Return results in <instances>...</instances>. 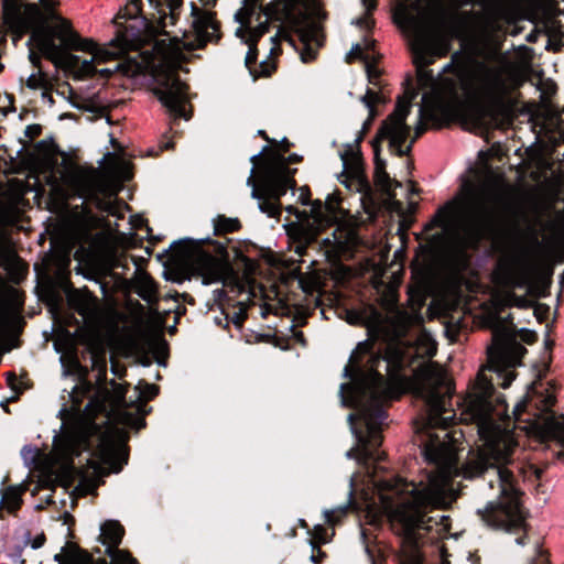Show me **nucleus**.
<instances>
[{"label": "nucleus", "mask_w": 564, "mask_h": 564, "mask_svg": "<svg viewBox=\"0 0 564 564\" xmlns=\"http://www.w3.org/2000/svg\"><path fill=\"white\" fill-rule=\"evenodd\" d=\"M326 554L317 546L314 551L312 550L311 561L314 564H321Z\"/></svg>", "instance_id": "a18cd8bd"}, {"label": "nucleus", "mask_w": 564, "mask_h": 564, "mask_svg": "<svg viewBox=\"0 0 564 564\" xmlns=\"http://www.w3.org/2000/svg\"><path fill=\"white\" fill-rule=\"evenodd\" d=\"M9 380L15 379V376L13 373H10L8 377Z\"/></svg>", "instance_id": "e2e57ef3"}, {"label": "nucleus", "mask_w": 564, "mask_h": 564, "mask_svg": "<svg viewBox=\"0 0 564 564\" xmlns=\"http://www.w3.org/2000/svg\"><path fill=\"white\" fill-rule=\"evenodd\" d=\"M534 0H491L497 14H524Z\"/></svg>", "instance_id": "393cba45"}, {"label": "nucleus", "mask_w": 564, "mask_h": 564, "mask_svg": "<svg viewBox=\"0 0 564 564\" xmlns=\"http://www.w3.org/2000/svg\"><path fill=\"white\" fill-rule=\"evenodd\" d=\"M61 180L74 195L94 203L99 210L117 215L118 205L113 198L120 191V184L113 175L69 164L61 173Z\"/></svg>", "instance_id": "1a4fd4ad"}, {"label": "nucleus", "mask_w": 564, "mask_h": 564, "mask_svg": "<svg viewBox=\"0 0 564 564\" xmlns=\"http://www.w3.org/2000/svg\"><path fill=\"white\" fill-rule=\"evenodd\" d=\"M299 284L305 293H313L321 286V279L316 273H302L299 276Z\"/></svg>", "instance_id": "72a5a7b5"}, {"label": "nucleus", "mask_w": 564, "mask_h": 564, "mask_svg": "<svg viewBox=\"0 0 564 564\" xmlns=\"http://www.w3.org/2000/svg\"><path fill=\"white\" fill-rule=\"evenodd\" d=\"M291 239L290 249H292L297 256H303L307 247L315 241L317 232L310 227L303 225H293L288 230Z\"/></svg>", "instance_id": "6ab92c4d"}, {"label": "nucleus", "mask_w": 564, "mask_h": 564, "mask_svg": "<svg viewBox=\"0 0 564 564\" xmlns=\"http://www.w3.org/2000/svg\"><path fill=\"white\" fill-rule=\"evenodd\" d=\"M217 0H200V2L203 3V6L205 7H210V6H214L216 3Z\"/></svg>", "instance_id": "5fc2aeb1"}, {"label": "nucleus", "mask_w": 564, "mask_h": 564, "mask_svg": "<svg viewBox=\"0 0 564 564\" xmlns=\"http://www.w3.org/2000/svg\"><path fill=\"white\" fill-rule=\"evenodd\" d=\"M412 329H419L414 343H403V336H390L384 356L370 358L369 371L360 379L364 393L371 402L359 413L366 432L352 426L357 443L347 452V457L359 464L383 459V453L375 451L381 444V426L387 417L381 404L398 398L403 391L425 401L427 415L416 420L414 427L426 459L437 465L436 470L420 484L398 477L375 481L381 508L394 532L401 536L400 564H422L416 529L423 525L429 509L440 508L445 502L457 460L454 434L446 431L452 417L442 416L452 395V382L446 370L429 361L420 365L411 377L401 375L414 358L432 357L436 352V343L422 329V324Z\"/></svg>", "instance_id": "f03ea898"}, {"label": "nucleus", "mask_w": 564, "mask_h": 564, "mask_svg": "<svg viewBox=\"0 0 564 564\" xmlns=\"http://www.w3.org/2000/svg\"><path fill=\"white\" fill-rule=\"evenodd\" d=\"M301 160L296 154L284 158L281 154L272 153L264 158L261 165V189L270 197L279 198L283 196L288 188L295 186L293 173L296 170H290L289 163H296Z\"/></svg>", "instance_id": "f8f14e48"}, {"label": "nucleus", "mask_w": 564, "mask_h": 564, "mask_svg": "<svg viewBox=\"0 0 564 564\" xmlns=\"http://www.w3.org/2000/svg\"><path fill=\"white\" fill-rule=\"evenodd\" d=\"M147 388H148V395L147 397L150 399V398H152L155 394L156 388L153 384H150Z\"/></svg>", "instance_id": "603ef678"}, {"label": "nucleus", "mask_w": 564, "mask_h": 564, "mask_svg": "<svg viewBox=\"0 0 564 564\" xmlns=\"http://www.w3.org/2000/svg\"><path fill=\"white\" fill-rule=\"evenodd\" d=\"M446 83H441L432 93L423 94L419 121L414 127V137L411 143L419 139L430 126L440 128L444 122L459 113L462 108H459L458 93L453 85ZM413 98L414 94L412 93H405L398 98L394 111L382 122L373 140L375 182L380 191L388 196L389 207L397 213L403 210V203L398 199L397 193V189L402 188L403 185L395 180H391L386 172V163L379 158V143L388 140L391 153L398 156L409 153L412 144L403 149V143L410 134V127L405 123V120L411 111Z\"/></svg>", "instance_id": "20e7f679"}, {"label": "nucleus", "mask_w": 564, "mask_h": 564, "mask_svg": "<svg viewBox=\"0 0 564 564\" xmlns=\"http://www.w3.org/2000/svg\"><path fill=\"white\" fill-rule=\"evenodd\" d=\"M366 7V14L356 21V24L360 28L370 30L373 26V19L371 18L370 11L377 6V0H362Z\"/></svg>", "instance_id": "f704fd0d"}, {"label": "nucleus", "mask_w": 564, "mask_h": 564, "mask_svg": "<svg viewBox=\"0 0 564 564\" xmlns=\"http://www.w3.org/2000/svg\"><path fill=\"white\" fill-rule=\"evenodd\" d=\"M52 21H55V23L52 25L46 24L45 29L35 31L30 39L33 45L46 58L58 63L66 58L69 51L89 48L90 44L74 31L70 21L59 17L57 13Z\"/></svg>", "instance_id": "9b49d317"}, {"label": "nucleus", "mask_w": 564, "mask_h": 564, "mask_svg": "<svg viewBox=\"0 0 564 564\" xmlns=\"http://www.w3.org/2000/svg\"><path fill=\"white\" fill-rule=\"evenodd\" d=\"M475 76L484 95L492 99L502 98L522 84L520 72L509 63L497 66L480 64Z\"/></svg>", "instance_id": "ddd939ff"}, {"label": "nucleus", "mask_w": 564, "mask_h": 564, "mask_svg": "<svg viewBox=\"0 0 564 564\" xmlns=\"http://www.w3.org/2000/svg\"><path fill=\"white\" fill-rule=\"evenodd\" d=\"M406 191H408V194H413V193H414V187H413V184H412V183H409V184H408V188H406Z\"/></svg>", "instance_id": "bf43d9fd"}, {"label": "nucleus", "mask_w": 564, "mask_h": 564, "mask_svg": "<svg viewBox=\"0 0 564 564\" xmlns=\"http://www.w3.org/2000/svg\"><path fill=\"white\" fill-rule=\"evenodd\" d=\"M333 535H334V531L330 534H328L327 529H325L322 524L315 525L311 532V539H310V543H311L313 551L317 546L328 543Z\"/></svg>", "instance_id": "473e14b6"}, {"label": "nucleus", "mask_w": 564, "mask_h": 564, "mask_svg": "<svg viewBox=\"0 0 564 564\" xmlns=\"http://www.w3.org/2000/svg\"><path fill=\"white\" fill-rule=\"evenodd\" d=\"M475 123H476L477 126H479V127H480V126H484V124H485V120H484L482 116H478V117L476 118V120H475Z\"/></svg>", "instance_id": "6e6d98bb"}, {"label": "nucleus", "mask_w": 564, "mask_h": 564, "mask_svg": "<svg viewBox=\"0 0 564 564\" xmlns=\"http://www.w3.org/2000/svg\"><path fill=\"white\" fill-rule=\"evenodd\" d=\"M23 295L14 288L6 291L0 308V329L4 326L7 314H17L23 306Z\"/></svg>", "instance_id": "5701e85b"}, {"label": "nucleus", "mask_w": 564, "mask_h": 564, "mask_svg": "<svg viewBox=\"0 0 564 564\" xmlns=\"http://www.w3.org/2000/svg\"><path fill=\"white\" fill-rule=\"evenodd\" d=\"M66 59L68 61L69 65L77 67L78 74L83 77H93L97 73L95 67L96 62L93 57L90 59H84L80 62L78 56L66 55L64 61Z\"/></svg>", "instance_id": "c85d7f7f"}, {"label": "nucleus", "mask_w": 564, "mask_h": 564, "mask_svg": "<svg viewBox=\"0 0 564 564\" xmlns=\"http://www.w3.org/2000/svg\"><path fill=\"white\" fill-rule=\"evenodd\" d=\"M252 196L258 199H263V202L260 204V208L262 212L267 213L269 216H275L279 214V208L276 202L279 198H273L263 193L261 189V178L259 180V186L253 188Z\"/></svg>", "instance_id": "cd10ccee"}, {"label": "nucleus", "mask_w": 564, "mask_h": 564, "mask_svg": "<svg viewBox=\"0 0 564 564\" xmlns=\"http://www.w3.org/2000/svg\"><path fill=\"white\" fill-rule=\"evenodd\" d=\"M350 275H351L350 269L345 265H338L337 268H335V270L333 272V278L340 282L348 280L350 278Z\"/></svg>", "instance_id": "a19ab883"}, {"label": "nucleus", "mask_w": 564, "mask_h": 564, "mask_svg": "<svg viewBox=\"0 0 564 564\" xmlns=\"http://www.w3.org/2000/svg\"><path fill=\"white\" fill-rule=\"evenodd\" d=\"M517 543L523 545L524 544L523 538H518Z\"/></svg>", "instance_id": "680f3d73"}, {"label": "nucleus", "mask_w": 564, "mask_h": 564, "mask_svg": "<svg viewBox=\"0 0 564 564\" xmlns=\"http://www.w3.org/2000/svg\"><path fill=\"white\" fill-rule=\"evenodd\" d=\"M411 29V51L416 68L417 85L420 88L431 87L432 93L441 83L447 82L455 87L459 96V108L464 98L473 88V61L462 52H455L451 62L443 68V73L434 79L433 72L427 68L437 58L445 57L451 51V37L445 34L433 20L429 11H422L415 17L406 18Z\"/></svg>", "instance_id": "423d86ee"}, {"label": "nucleus", "mask_w": 564, "mask_h": 564, "mask_svg": "<svg viewBox=\"0 0 564 564\" xmlns=\"http://www.w3.org/2000/svg\"><path fill=\"white\" fill-rule=\"evenodd\" d=\"M111 564H137V560L127 551L119 549V545L106 549ZM59 564H108L105 558H93L85 550L75 544L68 543L54 556Z\"/></svg>", "instance_id": "4468645a"}, {"label": "nucleus", "mask_w": 564, "mask_h": 564, "mask_svg": "<svg viewBox=\"0 0 564 564\" xmlns=\"http://www.w3.org/2000/svg\"><path fill=\"white\" fill-rule=\"evenodd\" d=\"M149 4L156 10L158 15L153 14V19H158L159 26H167V18L171 24H174L176 11L182 6V0H148Z\"/></svg>", "instance_id": "412c9836"}, {"label": "nucleus", "mask_w": 564, "mask_h": 564, "mask_svg": "<svg viewBox=\"0 0 564 564\" xmlns=\"http://www.w3.org/2000/svg\"><path fill=\"white\" fill-rule=\"evenodd\" d=\"M48 184L52 186V191L58 195L62 199H68L69 197V194L67 193V191H65L59 182L57 181V178L55 176H51L50 180H48Z\"/></svg>", "instance_id": "58836bf2"}, {"label": "nucleus", "mask_w": 564, "mask_h": 564, "mask_svg": "<svg viewBox=\"0 0 564 564\" xmlns=\"http://www.w3.org/2000/svg\"><path fill=\"white\" fill-rule=\"evenodd\" d=\"M105 377H106V362L104 361L101 365L100 378L104 379Z\"/></svg>", "instance_id": "4d7b16f0"}, {"label": "nucleus", "mask_w": 564, "mask_h": 564, "mask_svg": "<svg viewBox=\"0 0 564 564\" xmlns=\"http://www.w3.org/2000/svg\"><path fill=\"white\" fill-rule=\"evenodd\" d=\"M23 490L20 487H9L7 488L1 498V505L4 509L10 512H14L20 508L21 505V496Z\"/></svg>", "instance_id": "bb28decb"}, {"label": "nucleus", "mask_w": 564, "mask_h": 564, "mask_svg": "<svg viewBox=\"0 0 564 564\" xmlns=\"http://www.w3.org/2000/svg\"><path fill=\"white\" fill-rule=\"evenodd\" d=\"M546 312V308L542 305H538L534 310V314L538 318H541V316Z\"/></svg>", "instance_id": "de8ad7c7"}, {"label": "nucleus", "mask_w": 564, "mask_h": 564, "mask_svg": "<svg viewBox=\"0 0 564 564\" xmlns=\"http://www.w3.org/2000/svg\"><path fill=\"white\" fill-rule=\"evenodd\" d=\"M123 535L124 528L116 520H108L100 528V541L106 549L119 545Z\"/></svg>", "instance_id": "b1692460"}, {"label": "nucleus", "mask_w": 564, "mask_h": 564, "mask_svg": "<svg viewBox=\"0 0 564 564\" xmlns=\"http://www.w3.org/2000/svg\"><path fill=\"white\" fill-rule=\"evenodd\" d=\"M261 0H245L243 2V6L241 8H254V11H252V22L254 20H259L260 17H261V4H260Z\"/></svg>", "instance_id": "ea45409f"}, {"label": "nucleus", "mask_w": 564, "mask_h": 564, "mask_svg": "<svg viewBox=\"0 0 564 564\" xmlns=\"http://www.w3.org/2000/svg\"><path fill=\"white\" fill-rule=\"evenodd\" d=\"M487 153L480 152L477 167L479 184L465 183L459 192L440 207L425 229L441 227L465 249H478L484 240L490 241L499 253L492 273L496 289L491 293L492 311L487 324L492 329V344L488 347V367L481 368L462 404L460 419L476 423L484 441L476 457H511L517 443L511 431V419L503 399L492 403L494 387L486 370H494L507 389L516 379L513 368L525 348L516 340L514 329L508 318L499 316L508 306L524 305L512 292L528 288L541 295V288L550 282L540 274L539 257L543 232L558 235L564 225V214L553 210L550 204H534L528 208L507 204V185L502 173L484 162Z\"/></svg>", "instance_id": "f257e3e1"}, {"label": "nucleus", "mask_w": 564, "mask_h": 564, "mask_svg": "<svg viewBox=\"0 0 564 564\" xmlns=\"http://www.w3.org/2000/svg\"><path fill=\"white\" fill-rule=\"evenodd\" d=\"M102 77H109L112 74V70L109 68H102L97 70Z\"/></svg>", "instance_id": "3c124183"}, {"label": "nucleus", "mask_w": 564, "mask_h": 564, "mask_svg": "<svg viewBox=\"0 0 564 564\" xmlns=\"http://www.w3.org/2000/svg\"><path fill=\"white\" fill-rule=\"evenodd\" d=\"M30 59H31V62H32L34 65H36V64H37V62L40 61V57H39L34 52H31V54H30Z\"/></svg>", "instance_id": "864d4df0"}, {"label": "nucleus", "mask_w": 564, "mask_h": 564, "mask_svg": "<svg viewBox=\"0 0 564 564\" xmlns=\"http://www.w3.org/2000/svg\"><path fill=\"white\" fill-rule=\"evenodd\" d=\"M188 263L194 274L203 279L204 284L223 282L230 274V265L203 250H195L188 256Z\"/></svg>", "instance_id": "2eb2a0df"}, {"label": "nucleus", "mask_w": 564, "mask_h": 564, "mask_svg": "<svg viewBox=\"0 0 564 564\" xmlns=\"http://www.w3.org/2000/svg\"><path fill=\"white\" fill-rule=\"evenodd\" d=\"M215 234L224 235L228 232H235L240 228V221L238 218H228L225 216H218L214 220Z\"/></svg>", "instance_id": "2f4dec72"}, {"label": "nucleus", "mask_w": 564, "mask_h": 564, "mask_svg": "<svg viewBox=\"0 0 564 564\" xmlns=\"http://www.w3.org/2000/svg\"><path fill=\"white\" fill-rule=\"evenodd\" d=\"M535 37H536V36H535L534 34H529V35H528V37H527V40H528L529 42H534V41H535Z\"/></svg>", "instance_id": "052dcab7"}, {"label": "nucleus", "mask_w": 564, "mask_h": 564, "mask_svg": "<svg viewBox=\"0 0 564 564\" xmlns=\"http://www.w3.org/2000/svg\"><path fill=\"white\" fill-rule=\"evenodd\" d=\"M355 242V236L351 231L341 230L338 231V228L334 232V243H333V252L338 256V249L345 251L350 248V246Z\"/></svg>", "instance_id": "c756f323"}, {"label": "nucleus", "mask_w": 564, "mask_h": 564, "mask_svg": "<svg viewBox=\"0 0 564 564\" xmlns=\"http://www.w3.org/2000/svg\"><path fill=\"white\" fill-rule=\"evenodd\" d=\"M111 383L113 393L111 394L107 389L98 391L73 425V434L78 443L77 451L80 447L86 448L91 436L99 435L97 453L104 462L116 458L124 438L123 430L109 423L107 403L110 402L113 408L122 406L127 390L115 381Z\"/></svg>", "instance_id": "0eeeda50"}, {"label": "nucleus", "mask_w": 564, "mask_h": 564, "mask_svg": "<svg viewBox=\"0 0 564 564\" xmlns=\"http://www.w3.org/2000/svg\"><path fill=\"white\" fill-rule=\"evenodd\" d=\"M120 173L123 178H129V175L127 174V165L124 163L119 164Z\"/></svg>", "instance_id": "09e8293b"}, {"label": "nucleus", "mask_w": 564, "mask_h": 564, "mask_svg": "<svg viewBox=\"0 0 564 564\" xmlns=\"http://www.w3.org/2000/svg\"><path fill=\"white\" fill-rule=\"evenodd\" d=\"M375 56H365L366 70L371 83H375L380 75L379 69L375 65Z\"/></svg>", "instance_id": "4c0bfd02"}, {"label": "nucleus", "mask_w": 564, "mask_h": 564, "mask_svg": "<svg viewBox=\"0 0 564 564\" xmlns=\"http://www.w3.org/2000/svg\"><path fill=\"white\" fill-rule=\"evenodd\" d=\"M129 283L134 293H137L148 304L153 305L159 302L158 285L145 271L137 269Z\"/></svg>", "instance_id": "a211bd4d"}, {"label": "nucleus", "mask_w": 564, "mask_h": 564, "mask_svg": "<svg viewBox=\"0 0 564 564\" xmlns=\"http://www.w3.org/2000/svg\"><path fill=\"white\" fill-rule=\"evenodd\" d=\"M40 2L42 9L35 3L24 6L17 21L20 32L31 31L32 35L35 31L45 29L46 24L56 17L55 0H40Z\"/></svg>", "instance_id": "dca6fc26"}, {"label": "nucleus", "mask_w": 564, "mask_h": 564, "mask_svg": "<svg viewBox=\"0 0 564 564\" xmlns=\"http://www.w3.org/2000/svg\"><path fill=\"white\" fill-rule=\"evenodd\" d=\"M325 520L327 523L334 525L341 521V519L346 516V508H338L333 510H326L324 512Z\"/></svg>", "instance_id": "c9c22d12"}, {"label": "nucleus", "mask_w": 564, "mask_h": 564, "mask_svg": "<svg viewBox=\"0 0 564 564\" xmlns=\"http://www.w3.org/2000/svg\"><path fill=\"white\" fill-rule=\"evenodd\" d=\"M555 392L551 382H532L523 400L513 409V427L542 441L554 438L564 447V416L553 414Z\"/></svg>", "instance_id": "6e6552de"}, {"label": "nucleus", "mask_w": 564, "mask_h": 564, "mask_svg": "<svg viewBox=\"0 0 564 564\" xmlns=\"http://www.w3.org/2000/svg\"><path fill=\"white\" fill-rule=\"evenodd\" d=\"M45 541H46L45 534L40 533L30 541V545L32 549L36 550V549H40L41 546H43Z\"/></svg>", "instance_id": "c03bdc74"}, {"label": "nucleus", "mask_w": 564, "mask_h": 564, "mask_svg": "<svg viewBox=\"0 0 564 564\" xmlns=\"http://www.w3.org/2000/svg\"><path fill=\"white\" fill-rule=\"evenodd\" d=\"M26 85L32 89L43 88L46 85V76L41 72L37 74H32L29 76Z\"/></svg>", "instance_id": "e433bc0d"}, {"label": "nucleus", "mask_w": 564, "mask_h": 564, "mask_svg": "<svg viewBox=\"0 0 564 564\" xmlns=\"http://www.w3.org/2000/svg\"><path fill=\"white\" fill-rule=\"evenodd\" d=\"M193 33H184L182 39L172 37L155 43L151 62L154 80L153 93L161 104L175 117L188 119L185 105L188 101L187 85L177 72L185 61V51L202 48L207 42L218 39L219 24L215 13L193 7Z\"/></svg>", "instance_id": "39448f33"}, {"label": "nucleus", "mask_w": 564, "mask_h": 564, "mask_svg": "<svg viewBox=\"0 0 564 564\" xmlns=\"http://www.w3.org/2000/svg\"><path fill=\"white\" fill-rule=\"evenodd\" d=\"M69 305L82 316H91L97 308L96 299L87 290H73L67 294Z\"/></svg>", "instance_id": "aec40b11"}, {"label": "nucleus", "mask_w": 564, "mask_h": 564, "mask_svg": "<svg viewBox=\"0 0 564 564\" xmlns=\"http://www.w3.org/2000/svg\"><path fill=\"white\" fill-rule=\"evenodd\" d=\"M338 205L339 200L334 196H328L325 205H323L319 200H316L311 208V215L314 221L318 226L330 224L336 218Z\"/></svg>", "instance_id": "4be33fe9"}, {"label": "nucleus", "mask_w": 564, "mask_h": 564, "mask_svg": "<svg viewBox=\"0 0 564 564\" xmlns=\"http://www.w3.org/2000/svg\"><path fill=\"white\" fill-rule=\"evenodd\" d=\"M55 283L66 290L69 286L70 248L55 249L50 259Z\"/></svg>", "instance_id": "f3484780"}, {"label": "nucleus", "mask_w": 564, "mask_h": 564, "mask_svg": "<svg viewBox=\"0 0 564 564\" xmlns=\"http://www.w3.org/2000/svg\"><path fill=\"white\" fill-rule=\"evenodd\" d=\"M252 11L254 8H240L235 18L240 23L236 34L249 47L245 65L254 79L269 77L275 70L273 61L257 63V42L268 32L269 19L282 22L276 36L295 48L302 62L315 59L323 44V22L326 19L319 0H273L264 8L265 19L256 26L252 25Z\"/></svg>", "instance_id": "7ed1b4c3"}, {"label": "nucleus", "mask_w": 564, "mask_h": 564, "mask_svg": "<svg viewBox=\"0 0 564 564\" xmlns=\"http://www.w3.org/2000/svg\"><path fill=\"white\" fill-rule=\"evenodd\" d=\"M379 96L377 93L372 90H368L365 96L361 97V101L366 105L367 108L372 111L373 106L377 104Z\"/></svg>", "instance_id": "79ce46f5"}, {"label": "nucleus", "mask_w": 564, "mask_h": 564, "mask_svg": "<svg viewBox=\"0 0 564 564\" xmlns=\"http://www.w3.org/2000/svg\"><path fill=\"white\" fill-rule=\"evenodd\" d=\"M398 21L404 28V14L400 13L399 17H398Z\"/></svg>", "instance_id": "13d9d810"}, {"label": "nucleus", "mask_w": 564, "mask_h": 564, "mask_svg": "<svg viewBox=\"0 0 564 564\" xmlns=\"http://www.w3.org/2000/svg\"><path fill=\"white\" fill-rule=\"evenodd\" d=\"M11 556H12V561L14 563H20V564H24L25 563V561L23 558H21V553L20 552L17 553V554H13Z\"/></svg>", "instance_id": "8fccbe9b"}, {"label": "nucleus", "mask_w": 564, "mask_h": 564, "mask_svg": "<svg viewBox=\"0 0 564 564\" xmlns=\"http://www.w3.org/2000/svg\"><path fill=\"white\" fill-rule=\"evenodd\" d=\"M127 11L130 18H135L141 12L140 1L131 0V2L127 6Z\"/></svg>", "instance_id": "37998d69"}, {"label": "nucleus", "mask_w": 564, "mask_h": 564, "mask_svg": "<svg viewBox=\"0 0 564 564\" xmlns=\"http://www.w3.org/2000/svg\"><path fill=\"white\" fill-rule=\"evenodd\" d=\"M398 293L393 285L383 289L380 295V304L387 311L384 317L376 307L369 306L364 311L365 319L369 328L382 332L388 336H405L409 329L420 326L423 317L420 314L422 301L411 304L410 310L397 307Z\"/></svg>", "instance_id": "9d476101"}, {"label": "nucleus", "mask_w": 564, "mask_h": 564, "mask_svg": "<svg viewBox=\"0 0 564 564\" xmlns=\"http://www.w3.org/2000/svg\"><path fill=\"white\" fill-rule=\"evenodd\" d=\"M85 41L90 44L89 48L80 50V51L89 53L93 56L96 64H101V63H106L109 61H113V59L118 58L120 53L122 52V50L111 51L106 47H100L93 40H89V39H85Z\"/></svg>", "instance_id": "a878e982"}, {"label": "nucleus", "mask_w": 564, "mask_h": 564, "mask_svg": "<svg viewBox=\"0 0 564 564\" xmlns=\"http://www.w3.org/2000/svg\"><path fill=\"white\" fill-rule=\"evenodd\" d=\"M89 391H90V384L87 382H83L75 388L74 394H77L79 392L85 394V393H88Z\"/></svg>", "instance_id": "49530a36"}, {"label": "nucleus", "mask_w": 564, "mask_h": 564, "mask_svg": "<svg viewBox=\"0 0 564 564\" xmlns=\"http://www.w3.org/2000/svg\"><path fill=\"white\" fill-rule=\"evenodd\" d=\"M375 46V40L365 37L362 43H358L354 45L350 52L347 54V61L350 63L356 58H361L365 61V56H372L368 52L371 51Z\"/></svg>", "instance_id": "7c9ffc66"}]
</instances>
